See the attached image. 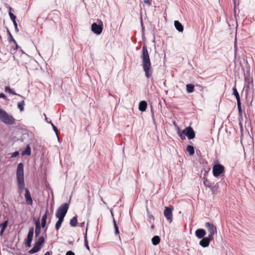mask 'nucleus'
<instances>
[{
  "instance_id": "1",
  "label": "nucleus",
  "mask_w": 255,
  "mask_h": 255,
  "mask_svg": "<svg viewBox=\"0 0 255 255\" xmlns=\"http://www.w3.org/2000/svg\"><path fill=\"white\" fill-rule=\"evenodd\" d=\"M140 58L142 60L141 65L145 73V76L147 78H149L151 76L153 71L151 68V64L147 46L145 44L142 46Z\"/></svg>"
},
{
  "instance_id": "2",
  "label": "nucleus",
  "mask_w": 255,
  "mask_h": 255,
  "mask_svg": "<svg viewBox=\"0 0 255 255\" xmlns=\"http://www.w3.org/2000/svg\"><path fill=\"white\" fill-rule=\"evenodd\" d=\"M16 181L18 189L20 192L25 189L24 181L23 165L19 163L16 169Z\"/></svg>"
},
{
  "instance_id": "3",
  "label": "nucleus",
  "mask_w": 255,
  "mask_h": 255,
  "mask_svg": "<svg viewBox=\"0 0 255 255\" xmlns=\"http://www.w3.org/2000/svg\"><path fill=\"white\" fill-rule=\"evenodd\" d=\"M244 91L247 97L253 93L254 85L253 80L249 75L245 76V84Z\"/></svg>"
},
{
  "instance_id": "4",
  "label": "nucleus",
  "mask_w": 255,
  "mask_h": 255,
  "mask_svg": "<svg viewBox=\"0 0 255 255\" xmlns=\"http://www.w3.org/2000/svg\"><path fill=\"white\" fill-rule=\"evenodd\" d=\"M0 120L3 123L8 125L12 124L15 121L11 115L1 109H0Z\"/></svg>"
},
{
  "instance_id": "5",
  "label": "nucleus",
  "mask_w": 255,
  "mask_h": 255,
  "mask_svg": "<svg viewBox=\"0 0 255 255\" xmlns=\"http://www.w3.org/2000/svg\"><path fill=\"white\" fill-rule=\"evenodd\" d=\"M69 209L68 204L65 203L60 205L56 212V217L57 218L64 219Z\"/></svg>"
},
{
  "instance_id": "6",
  "label": "nucleus",
  "mask_w": 255,
  "mask_h": 255,
  "mask_svg": "<svg viewBox=\"0 0 255 255\" xmlns=\"http://www.w3.org/2000/svg\"><path fill=\"white\" fill-rule=\"evenodd\" d=\"M173 210V207L170 206L169 207H165L164 211V216L169 223H171L172 221V212Z\"/></svg>"
},
{
  "instance_id": "7",
  "label": "nucleus",
  "mask_w": 255,
  "mask_h": 255,
  "mask_svg": "<svg viewBox=\"0 0 255 255\" xmlns=\"http://www.w3.org/2000/svg\"><path fill=\"white\" fill-rule=\"evenodd\" d=\"M205 226L209 232L208 237H209L210 239H213L214 235L217 233V228L216 226L209 222L206 223Z\"/></svg>"
},
{
  "instance_id": "8",
  "label": "nucleus",
  "mask_w": 255,
  "mask_h": 255,
  "mask_svg": "<svg viewBox=\"0 0 255 255\" xmlns=\"http://www.w3.org/2000/svg\"><path fill=\"white\" fill-rule=\"evenodd\" d=\"M224 171V167L221 164H216L213 167V173L215 177H218Z\"/></svg>"
},
{
  "instance_id": "9",
  "label": "nucleus",
  "mask_w": 255,
  "mask_h": 255,
  "mask_svg": "<svg viewBox=\"0 0 255 255\" xmlns=\"http://www.w3.org/2000/svg\"><path fill=\"white\" fill-rule=\"evenodd\" d=\"M34 234V229L33 228H31L29 229L27 238L25 241L24 244L26 247H31V243L32 241L33 237Z\"/></svg>"
},
{
  "instance_id": "10",
  "label": "nucleus",
  "mask_w": 255,
  "mask_h": 255,
  "mask_svg": "<svg viewBox=\"0 0 255 255\" xmlns=\"http://www.w3.org/2000/svg\"><path fill=\"white\" fill-rule=\"evenodd\" d=\"M101 24H98L96 23H93L91 26L92 31L97 35L100 34L103 30V23L101 21Z\"/></svg>"
},
{
  "instance_id": "11",
  "label": "nucleus",
  "mask_w": 255,
  "mask_h": 255,
  "mask_svg": "<svg viewBox=\"0 0 255 255\" xmlns=\"http://www.w3.org/2000/svg\"><path fill=\"white\" fill-rule=\"evenodd\" d=\"M182 133L184 135L187 136L189 139H193L195 137V132L193 128H184Z\"/></svg>"
},
{
  "instance_id": "12",
  "label": "nucleus",
  "mask_w": 255,
  "mask_h": 255,
  "mask_svg": "<svg viewBox=\"0 0 255 255\" xmlns=\"http://www.w3.org/2000/svg\"><path fill=\"white\" fill-rule=\"evenodd\" d=\"M213 239H210L209 237L203 238L199 242V245L202 247L205 248L209 246L210 242Z\"/></svg>"
},
{
  "instance_id": "13",
  "label": "nucleus",
  "mask_w": 255,
  "mask_h": 255,
  "mask_svg": "<svg viewBox=\"0 0 255 255\" xmlns=\"http://www.w3.org/2000/svg\"><path fill=\"white\" fill-rule=\"evenodd\" d=\"M25 198L26 202L27 204L32 205V199L30 195V193L28 189H26L25 190Z\"/></svg>"
},
{
  "instance_id": "14",
  "label": "nucleus",
  "mask_w": 255,
  "mask_h": 255,
  "mask_svg": "<svg viewBox=\"0 0 255 255\" xmlns=\"http://www.w3.org/2000/svg\"><path fill=\"white\" fill-rule=\"evenodd\" d=\"M206 232L205 230L202 229H197L195 231V235L199 239H202L206 235Z\"/></svg>"
},
{
  "instance_id": "15",
  "label": "nucleus",
  "mask_w": 255,
  "mask_h": 255,
  "mask_svg": "<svg viewBox=\"0 0 255 255\" xmlns=\"http://www.w3.org/2000/svg\"><path fill=\"white\" fill-rule=\"evenodd\" d=\"M174 26L179 32H182L184 30V27L183 25L178 20L174 21Z\"/></svg>"
},
{
  "instance_id": "16",
  "label": "nucleus",
  "mask_w": 255,
  "mask_h": 255,
  "mask_svg": "<svg viewBox=\"0 0 255 255\" xmlns=\"http://www.w3.org/2000/svg\"><path fill=\"white\" fill-rule=\"evenodd\" d=\"M147 107V103L145 101H141L139 103L138 109L141 112H144L146 110Z\"/></svg>"
},
{
  "instance_id": "17",
  "label": "nucleus",
  "mask_w": 255,
  "mask_h": 255,
  "mask_svg": "<svg viewBox=\"0 0 255 255\" xmlns=\"http://www.w3.org/2000/svg\"><path fill=\"white\" fill-rule=\"evenodd\" d=\"M41 248V247L35 243L34 247L29 251V253L30 254H33L37 253L40 250Z\"/></svg>"
},
{
  "instance_id": "18",
  "label": "nucleus",
  "mask_w": 255,
  "mask_h": 255,
  "mask_svg": "<svg viewBox=\"0 0 255 255\" xmlns=\"http://www.w3.org/2000/svg\"><path fill=\"white\" fill-rule=\"evenodd\" d=\"M48 211L47 210L45 214L42 216V219H41V226L42 228H44L46 226V219L47 218V214H48Z\"/></svg>"
},
{
  "instance_id": "19",
  "label": "nucleus",
  "mask_w": 255,
  "mask_h": 255,
  "mask_svg": "<svg viewBox=\"0 0 255 255\" xmlns=\"http://www.w3.org/2000/svg\"><path fill=\"white\" fill-rule=\"evenodd\" d=\"M21 154L23 156L26 155H28V156L30 155L31 148L29 145H27L26 146V148L23 151H22V152H21Z\"/></svg>"
},
{
  "instance_id": "20",
  "label": "nucleus",
  "mask_w": 255,
  "mask_h": 255,
  "mask_svg": "<svg viewBox=\"0 0 255 255\" xmlns=\"http://www.w3.org/2000/svg\"><path fill=\"white\" fill-rule=\"evenodd\" d=\"M7 225V221H4L3 223L0 224V227L1 228V231L0 232V236H2L3 233L6 228Z\"/></svg>"
},
{
  "instance_id": "21",
  "label": "nucleus",
  "mask_w": 255,
  "mask_h": 255,
  "mask_svg": "<svg viewBox=\"0 0 255 255\" xmlns=\"http://www.w3.org/2000/svg\"><path fill=\"white\" fill-rule=\"evenodd\" d=\"M35 225H36L35 230V236L38 237L40 233V232H41L40 225L39 222H36Z\"/></svg>"
},
{
  "instance_id": "22",
  "label": "nucleus",
  "mask_w": 255,
  "mask_h": 255,
  "mask_svg": "<svg viewBox=\"0 0 255 255\" xmlns=\"http://www.w3.org/2000/svg\"><path fill=\"white\" fill-rule=\"evenodd\" d=\"M77 217L75 216L71 219L70 221V225L71 227H75L77 226Z\"/></svg>"
},
{
  "instance_id": "23",
  "label": "nucleus",
  "mask_w": 255,
  "mask_h": 255,
  "mask_svg": "<svg viewBox=\"0 0 255 255\" xmlns=\"http://www.w3.org/2000/svg\"><path fill=\"white\" fill-rule=\"evenodd\" d=\"M151 241H152V244L154 246H156V245H158V244H159L160 241V239L159 236H155L152 238Z\"/></svg>"
},
{
  "instance_id": "24",
  "label": "nucleus",
  "mask_w": 255,
  "mask_h": 255,
  "mask_svg": "<svg viewBox=\"0 0 255 255\" xmlns=\"http://www.w3.org/2000/svg\"><path fill=\"white\" fill-rule=\"evenodd\" d=\"M186 91L188 93H192L194 91V86L193 84H188L186 85Z\"/></svg>"
},
{
  "instance_id": "25",
  "label": "nucleus",
  "mask_w": 255,
  "mask_h": 255,
  "mask_svg": "<svg viewBox=\"0 0 255 255\" xmlns=\"http://www.w3.org/2000/svg\"><path fill=\"white\" fill-rule=\"evenodd\" d=\"M4 91L6 93H8L9 94L21 96L20 95L16 94L14 91H12L9 86L5 87Z\"/></svg>"
},
{
  "instance_id": "26",
  "label": "nucleus",
  "mask_w": 255,
  "mask_h": 255,
  "mask_svg": "<svg viewBox=\"0 0 255 255\" xmlns=\"http://www.w3.org/2000/svg\"><path fill=\"white\" fill-rule=\"evenodd\" d=\"M58 220L57 221V222H56V225H55V229L57 231H58L60 229V228L61 226L62 223L64 221V219H62V218H58Z\"/></svg>"
},
{
  "instance_id": "27",
  "label": "nucleus",
  "mask_w": 255,
  "mask_h": 255,
  "mask_svg": "<svg viewBox=\"0 0 255 255\" xmlns=\"http://www.w3.org/2000/svg\"><path fill=\"white\" fill-rule=\"evenodd\" d=\"M186 151L190 155H193L194 153V148L192 145H188L186 147Z\"/></svg>"
},
{
  "instance_id": "28",
  "label": "nucleus",
  "mask_w": 255,
  "mask_h": 255,
  "mask_svg": "<svg viewBox=\"0 0 255 255\" xmlns=\"http://www.w3.org/2000/svg\"><path fill=\"white\" fill-rule=\"evenodd\" d=\"M233 94L235 96L236 98L237 99V101H240V98L239 93L237 91V90L236 88V87H233Z\"/></svg>"
},
{
  "instance_id": "29",
  "label": "nucleus",
  "mask_w": 255,
  "mask_h": 255,
  "mask_svg": "<svg viewBox=\"0 0 255 255\" xmlns=\"http://www.w3.org/2000/svg\"><path fill=\"white\" fill-rule=\"evenodd\" d=\"M7 32L8 35V40L9 43H11V42H13L14 43H16V41L13 38L10 31L8 28H7Z\"/></svg>"
},
{
  "instance_id": "30",
  "label": "nucleus",
  "mask_w": 255,
  "mask_h": 255,
  "mask_svg": "<svg viewBox=\"0 0 255 255\" xmlns=\"http://www.w3.org/2000/svg\"><path fill=\"white\" fill-rule=\"evenodd\" d=\"M44 242V238L43 236H42L38 238V240L35 242V243L41 247Z\"/></svg>"
},
{
  "instance_id": "31",
  "label": "nucleus",
  "mask_w": 255,
  "mask_h": 255,
  "mask_svg": "<svg viewBox=\"0 0 255 255\" xmlns=\"http://www.w3.org/2000/svg\"><path fill=\"white\" fill-rule=\"evenodd\" d=\"M24 101H21L18 103L17 106L20 112H22L24 110Z\"/></svg>"
},
{
  "instance_id": "32",
  "label": "nucleus",
  "mask_w": 255,
  "mask_h": 255,
  "mask_svg": "<svg viewBox=\"0 0 255 255\" xmlns=\"http://www.w3.org/2000/svg\"><path fill=\"white\" fill-rule=\"evenodd\" d=\"M9 15L10 16V19L12 20V21L16 20V16L14 15V14L11 12V8L9 7Z\"/></svg>"
},
{
  "instance_id": "33",
  "label": "nucleus",
  "mask_w": 255,
  "mask_h": 255,
  "mask_svg": "<svg viewBox=\"0 0 255 255\" xmlns=\"http://www.w3.org/2000/svg\"><path fill=\"white\" fill-rule=\"evenodd\" d=\"M177 133H178L179 136L181 137V138L182 140H184L185 139V135H184V134H183L182 131L181 132L180 131L179 128H177Z\"/></svg>"
},
{
  "instance_id": "34",
  "label": "nucleus",
  "mask_w": 255,
  "mask_h": 255,
  "mask_svg": "<svg viewBox=\"0 0 255 255\" xmlns=\"http://www.w3.org/2000/svg\"><path fill=\"white\" fill-rule=\"evenodd\" d=\"M114 228L115 229V234L118 235V234H119L118 227L116 224V221L115 220V219H114Z\"/></svg>"
},
{
  "instance_id": "35",
  "label": "nucleus",
  "mask_w": 255,
  "mask_h": 255,
  "mask_svg": "<svg viewBox=\"0 0 255 255\" xmlns=\"http://www.w3.org/2000/svg\"><path fill=\"white\" fill-rule=\"evenodd\" d=\"M44 116H45V121L48 123H50L52 128H56V127H55L52 123H51V121L49 119H48L46 116V115L44 114Z\"/></svg>"
},
{
  "instance_id": "36",
  "label": "nucleus",
  "mask_w": 255,
  "mask_h": 255,
  "mask_svg": "<svg viewBox=\"0 0 255 255\" xmlns=\"http://www.w3.org/2000/svg\"><path fill=\"white\" fill-rule=\"evenodd\" d=\"M84 243H85V246L86 247V248L88 250H90V247L88 245V240H87V235H86V236L85 237V239H84Z\"/></svg>"
},
{
  "instance_id": "37",
  "label": "nucleus",
  "mask_w": 255,
  "mask_h": 255,
  "mask_svg": "<svg viewBox=\"0 0 255 255\" xmlns=\"http://www.w3.org/2000/svg\"><path fill=\"white\" fill-rule=\"evenodd\" d=\"M237 106H238V109L239 110V112L240 113H241L242 112V109H241V101H238L237 102Z\"/></svg>"
},
{
  "instance_id": "38",
  "label": "nucleus",
  "mask_w": 255,
  "mask_h": 255,
  "mask_svg": "<svg viewBox=\"0 0 255 255\" xmlns=\"http://www.w3.org/2000/svg\"><path fill=\"white\" fill-rule=\"evenodd\" d=\"M19 155L18 151H15L11 154V157L13 158Z\"/></svg>"
},
{
  "instance_id": "39",
  "label": "nucleus",
  "mask_w": 255,
  "mask_h": 255,
  "mask_svg": "<svg viewBox=\"0 0 255 255\" xmlns=\"http://www.w3.org/2000/svg\"><path fill=\"white\" fill-rule=\"evenodd\" d=\"M152 0H144V3L148 5L149 6L151 5Z\"/></svg>"
},
{
  "instance_id": "40",
  "label": "nucleus",
  "mask_w": 255,
  "mask_h": 255,
  "mask_svg": "<svg viewBox=\"0 0 255 255\" xmlns=\"http://www.w3.org/2000/svg\"><path fill=\"white\" fill-rule=\"evenodd\" d=\"M66 255H75V254L72 251H69L66 253Z\"/></svg>"
},
{
  "instance_id": "41",
  "label": "nucleus",
  "mask_w": 255,
  "mask_h": 255,
  "mask_svg": "<svg viewBox=\"0 0 255 255\" xmlns=\"http://www.w3.org/2000/svg\"><path fill=\"white\" fill-rule=\"evenodd\" d=\"M0 98H3L4 100L6 99V97L3 93L0 94Z\"/></svg>"
},
{
  "instance_id": "42",
  "label": "nucleus",
  "mask_w": 255,
  "mask_h": 255,
  "mask_svg": "<svg viewBox=\"0 0 255 255\" xmlns=\"http://www.w3.org/2000/svg\"><path fill=\"white\" fill-rule=\"evenodd\" d=\"M53 129H54V131H55L58 138L59 139V137L58 135V128H53Z\"/></svg>"
},
{
  "instance_id": "43",
  "label": "nucleus",
  "mask_w": 255,
  "mask_h": 255,
  "mask_svg": "<svg viewBox=\"0 0 255 255\" xmlns=\"http://www.w3.org/2000/svg\"><path fill=\"white\" fill-rule=\"evenodd\" d=\"M12 22H13V24H14V27H15V28H17V23H16V20H14V21H12Z\"/></svg>"
},
{
  "instance_id": "44",
  "label": "nucleus",
  "mask_w": 255,
  "mask_h": 255,
  "mask_svg": "<svg viewBox=\"0 0 255 255\" xmlns=\"http://www.w3.org/2000/svg\"><path fill=\"white\" fill-rule=\"evenodd\" d=\"M207 182H208V181H207V179H205V180H204V184H205L206 186H208V185H207Z\"/></svg>"
},
{
  "instance_id": "45",
  "label": "nucleus",
  "mask_w": 255,
  "mask_h": 255,
  "mask_svg": "<svg viewBox=\"0 0 255 255\" xmlns=\"http://www.w3.org/2000/svg\"><path fill=\"white\" fill-rule=\"evenodd\" d=\"M207 182H208V181H207V179H205V180H204V184H205L206 186H208V185H207Z\"/></svg>"
},
{
  "instance_id": "46",
  "label": "nucleus",
  "mask_w": 255,
  "mask_h": 255,
  "mask_svg": "<svg viewBox=\"0 0 255 255\" xmlns=\"http://www.w3.org/2000/svg\"><path fill=\"white\" fill-rule=\"evenodd\" d=\"M15 47L13 48V49L14 50H15V49H17V48H18V47L16 43H15Z\"/></svg>"
},
{
  "instance_id": "47",
  "label": "nucleus",
  "mask_w": 255,
  "mask_h": 255,
  "mask_svg": "<svg viewBox=\"0 0 255 255\" xmlns=\"http://www.w3.org/2000/svg\"><path fill=\"white\" fill-rule=\"evenodd\" d=\"M44 255H50L49 252H47Z\"/></svg>"
},
{
  "instance_id": "48",
  "label": "nucleus",
  "mask_w": 255,
  "mask_h": 255,
  "mask_svg": "<svg viewBox=\"0 0 255 255\" xmlns=\"http://www.w3.org/2000/svg\"><path fill=\"white\" fill-rule=\"evenodd\" d=\"M15 31L16 32H18V27H17V28H15Z\"/></svg>"
},
{
  "instance_id": "49",
  "label": "nucleus",
  "mask_w": 255,
  "mask_h": 255,
  "mask_svg": "<svg viewBox=\"0 0 255 255\" xmlns=\"http://www.w3.org/2000/svg\"><path fill=\"white\" fill-rule=\"evenodd\" d=\"M84 224H85V223H84V222H83L82 223H81V226H82V227H83V226H84Z\"/></svg>"
},
{
  "instance_id": "50",
  "label": "nucleus",
  "mask_w": 255,
  "mask_h": 255,
  "mask_svg": "<svg viewBox=\"0 0 255 255\" xmlns=\"http://www.w3.org/2000/svg\"><path fill=\"white\" fill-rule=\"evenodd\" d=\"M102 201H103V203H104V204H106V202H105L103 200H102Z\"/></svg>"
},
{
  "instance_id": "51",
  "label": "nucleus",
  "mask_w": 255,
  "mask_h": 255,
  "mask_svg": "<svg viewBox=\"0 0 255 255\" xmlns=\"http://www.w3.org/2000/svg\"><path fill=\"white\" fill-rule=\"evenodd\" d=\"M187 128H191V127L190 126H189V127H187Z\"/></svg>"
}]
</instances>
